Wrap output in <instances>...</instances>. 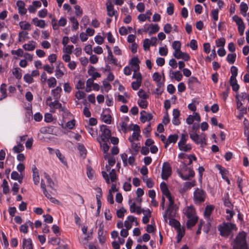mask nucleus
<instances>
[{"mask_svg":"<svg viewBox=\"0 0 249 249\" xmlns=\"http://www.w3.org/2000/svg\"><path fill=\"white\" fill-rule=\"evenodd\" d=\"M137 103L139 106L142 108L145 109L148 106V102L147 99H139Z\"/></svg>","mask_w":249,"mask_h":249,"instance_id":"obj_52","label":"nucleus"},{"mask_svg":"<svg viewBox=\"0 0 249 249\" xmlns=\"http://www.w3.org/2000/svg\"><path fill=\"white\" fill-rule=\"evenodd\" d=\"M7 86L5 84H2L0 88V101L7 97Z\"/></svg>","mask_w":249,"mask_h":249,"instance_id":"obj_41","label":"nucleus"},{"mask_svg":"<svg viewBox=\"0 0 249 249\" xmlns=\"http://www.w3.org/2000/svg\"><path fill=\"white\" fill-rule=\"evenodd\" d=\"M55 154L57 157L59 159L61 163L65 166L68 167V163L65 159V157L62 153L60 152V150L58 149H56L55 150Z\"/></svg>","mask_w":249,"mask_h":249,"instance_id":"obj_39","label":"nucleus"},{"mask_svg":"<svg viewBox=\"0 0 249 249\" xmlns=\"http://www.w3.org/2000/svg\"><path fill=\"white\" fill-rule=\"evenodd\" d=\"M170 77L172 79H175L177 81H180L182 78V75L180 71H170Z\"/></svg>","mask_w":249,"mask_h":249,"instance_id":"obj_28","label":"nucleus"},{"mask_svg":"<svg viewBox=\"0 0 249 249\" xmlns=\"http://www.w3.org/2000/svg\"><path fill=\"white\" fill-rule=\"evenodd\" d=\"M173 55L177 59H182L185 61H187L190 59V56L189 54L186 53L182 52L181 50L177 52H174Z\"/></svg>","mask_w":249,"mask_h":249,"instance_id":"obj_20","label":"nucleus"},{"mask_svg":"<svg viewBox=\"0 0 249 249\" xmlns=\"http://www.w3.org/2000/svg\"><path fill=\"white\" fill-rule=\"evenodd\" d=\"M196 160V158L194 154L188 155L186 159L182 162V168L181 170L178 171V173L180 178L183 180L189 179L195 175V172L190 167H187L192 164L193 160Z\"/></svg>","mask_w":249,"mask_h":249,"instance_id":"obj_2","label":"nucleus"},{"mask_svg":"<svg viewBox=\"0 0 249 249\" xmlns=\"http://www.w3.org/2000/svg\"><path fill=\"white\" fill-rule=\"evenodd\" d=\"M22 247L23 249H32L33 246L31 239L24 238L22 240Z\"/></svg>","mask_w":249,"mask_h":249,"instance_id":"obj_40","label":"nucleus"},{"mask_svg":"<svg viewBox=\"0 0 249 249\" xmlns=\"http://www.w3.org/2000/svg\"><path fill=\"white\" fill-rule=\"evenodd\" d=\"M157 41L156 37H152L150 39L146 38L143 41V47L144 50L149 49L150 46H155Z\"/></svg>","mask_w":249,"mask_h":249,"instance_id":"obj_14","label":"nucleus"},{"mask_svg":"<svg viewBox=\"0 0 249 249\" xmlns=\"http://www.w3.org/2000/svg\"><path fill=\"white\" fill-rule=\"evenodd\" d=\"M246 238V233L240 232L234 240L233 249H248Z\"/></svg>","mask_w":249,"mask_h":249,"instance_id":"obj_5","label":"nucleus"},{"mask_svg":"<svg viewBox=\"0 0 249 249\" xmlns=\"http://www.w3.org/2000/svg\"><path fill=\"white\" fill-rule=\"evenodd\" d=\"M94 80L92 79H88L86 81V87L85 91L87 92H89L92 90V87L93 85Z\"/></svg>","mask_w":249,"mask_h":249,"instance_id":"obj_48","label":"nucleus"},{"mask_svg":"<svg viewBox=\"0 0 249 249\" xmlns=\"http://www.w3.org/2000/svg\"><path fill=\"white\" fill-rule=\"evenodd\" d=\"M111 89V85L106 80L103 81L102 89L106 92H108Z\"/></svg>","mask_w":249,"mask_h":249,"instance_id":"obj_63","label":"nucleus"},{"mask_svg":"<svg viewBox=\"0 0 249 249\" xmlns=\"http://www.w3.org/2000/svg\"><path fill=\"white\" fill-rule=\"evenodd\" d=\"M230 85L234 91H237L239 89V85L237 84L236 78H230Z\"/></svg>","mask_w":249,"mask_h":249,"instance_id":"obj_42","label":"nucleus"},{"mask_svg":"<svg viewBox=\"0 0 249 249\" xmlns=\"http://www.w3.org/2000/svg\"><path fill=\"white\" fill-rule=\"evenodd\" d=\"M28 226L33 228V223L30 221H28L25 224L20 226L19 228L20 231L24 233H27L28 232Z\"/></svg>","mask_w":249,"mask_h":249,"instance_id":"obj_35","label":"nucleus"},{"mask_svg":"<svg viewBox=\"0 0 249 249\" xmlns=\"http://www.w3.org/2000/svg\"><path fill=\"white\" fill-rule=\"evenodd\" d=\"M236 55L235 53L228 54L227 57V60L230 64H233L234 63L236 59Z\"/></svg>","mask_w":249,"mask_h":249,"instance_id":"obj_58","label":"nucleus"},{"mask_svg":"<svg viewBox=\"0 0 249 249\" xmlns=\"http://www.w3.org/2000/svg\"><path fill=\"white\" fill-rule=\"evenodd\" d=\"M232 19L233 21L236 22L237 25L238 26V31L245 30V26L242 19L241 18L235 15L232 17Z\"/></svg>","mask_w":249,"mask_h":249,"instance_id":"obj_23","label":"nucleus"},{"mask_svg":"<svg viewBox=\"0 0 249 249\" xmlns=\"http://www.w3.org/2000/svg\"><path fill=\"white\" fill-rule=\"evenodd\" d=\"M144 27L145 28L144 31L148 32L149 35L154 34L158 32L160 30V26L157 24L145 25Z\"/></svg>","mask_w":249,"mask_h":249,"instance_id":"obj_15","label":"nucleus"},{"mask_svg":"<svg viewBox=\"0 0 249 249\" xmlns=\"http://www.w3.org/2000/svg\"><path fill=\"white\" fill-rule=\"evenodd\" d=\"M102 175L107 184H109L110 182H115L117 178L116 170L114 169H112L109 172V177L106 171H102Z\"/></svg>","mask_w":249,"mask_h":249,"instance_id":"obj_9","label":"nucleus"},{"mask_svg":"<svg viewBox=\"0 0 249 249\" xmlns=\"http://www.w3.org/2000/svg\"><path fill=\"white\" fill-rule=\"evenodd\" d=\"M64 72L60 69L56 68L55 70V76L57 79H60L64 75Z\"/></svg>","mask_w":249,"mask_h":249,"instance_id":"obj_64","label":"nucleus"},{"mask_svg":"<svg viewBox=\"0 0 249 249\" xmlns=\"http://www.w3.org/2000/svg\"><path fill=\"white\" fill-rule=\"evenodd\" d=\"M180 111L178 109H174L173 110L172 123L175 125H178L180 124L179 119Z\"/></svg>","mask_w":249,"mask_h":249,"instance_id":"obj_22","label":"nucleus"},{"mask_svg":"<svg viewBox=\"0 0 249 249\" xmlns=\"http://www.w3.org/2000/svg\"><path fill=\"white\" fill-rule=\"evenodd\" d=\"M240 10L241 14L245 17L246 16L247 12L248 10V6L247 4L244 2L241 3L240 5Z\"/></svg>","mask_w":249,"mask_h":249,"instance_id":"obj_49","label":"nucleus"},{"mask_svg":"<svg viewBox=\"0 0 249 249\" xmlns=\"http://www.w3.org/2000/svg\"><path fill=\"white\" fill-rule=\"evenodd\" d=\"M40 186L43 190V192L45 196L48 199H49L54 204H57L59 202L58 200L56 199L55 198L52 197L51 195L48 193L46 188V185L42 180L41 181Z\"/></svg>","mask_w":249,"mask_h":249,"instance_id":"obj_13","label":"nucleus"},{"mask_svg":"<svg viewBox=\"0 0 249 249\" xmlns=\"http://www.w3.org/2000/svg\"><path fill=\"white\" fill-rule=\"evenodd\" d=\"M217 229L220 235L223 237H228L231 234L232 231L237 230L235 224L228 222H223L219 225Z\"/></svg>","mask_w":249,"mask_h":249,"instance_id":"obj_4","label":"nucleus"},{"mask_svg":"<svg viewBox=\"0 0 249 249\" xmlns=\"http://www.w3.org/2000/svg\"><path fill=\"white\" fill-rule=\"evenodd\" d=\"M47 85L49 88H52L56 86L57 81L56 79L53 77H51L47 80Z\"/></svg>","mask_w":249,"mask_h":249,"instance_id":"obj_45","label":"nucleus"},{"mask_svg":"<svg viewBox=\"0 0 249 249\" xmlns=\"http://www.w3.org/2000/svg\"><path fill=\"white\" fill-rule=\"evenodd\" d=\"M109 109L105 110L101 115L102 121L107 124H110L111 122V116L109 113Z\"/></svg>","mask_w":249,"mask_h":249,"instance_id":"obj_19","label":"nucleus"},{"mask_svg":"<svg viewBox=\"0 0 249 249\" xmlns=\"http://www.w3.org/2000/svg\"><path fill=\"white\" fill-rule=\"evenodd\" d=\"M106 7L108 16L113 17L115 15L116 11L114 10V6L110 1H108L106 3Z\"/></svg>","mask_w":249,"mask_h":249,"instance_id":"obj_32","label":"nucleus"},{"mask_svg":"<svg viewBox=\"0 0 249 249\" xmlns=\"http://www.w3.org/2000/svg\"><path fill=\"white\" fill-rule=\"evenodd\" d=\"M70 20L72 25V29L73 30H77L79 27V23L77 20L74 17H71Z\"/></svg>","mask_w":249,"mask_h":249,"instance_id":"obj_51","label":"nucleus"},{"mask_svg":"<svg viewBox=\"0 0 249 249\" xmlns=\"http://www.w3.org/2000/svg\"><path fill=\"white\" fill-rule=\"evenodd\" d=\"M199 104V101L196 99H193L192 102L188 106V108L192 111H196V105Z\"/></svg>","mask_w":249,"mask_h":249,"instance_id":"obj_47","label":"nucleus"},{"mask_svg":"<svg viewBox=\"0 0 249 249\" xmlns=\"http://www.w3.org/2000/svg\"><path fill=\"white\" fill-rule=\"evenodd\" d=\"M107 59L108 61V63L109 64H113L115 66H118V59L113 56L112 53L107 55Z\"/></svg>","mask_w":249,"mask_h":249,"instance_id":"obj_46","label":"nucleus"},{"mask_svg":"<svg viewBox=\"0 0 249 249\" xmlns=\"http://www.w3.org/2000/svg\"><path fill=\"white\" fill-rule=\"evenodd\" d=\"M213 210L214 207L213 205H207L206 206L203 215L207 221H211V215Z\"/></svg>","mask_w":249,"mask_h":249,"instance_id":"obj_24","label":"nucleus"},{"mask_svg":"<svg viewBox=\"0 0 249 249\" xmlns=\"http://www.w3.org/2000/svg\"><path fill=\"white\" fill-rule=\"evenodd\" d=\"M24 150V147L20 142H17V145L13 148V151L15 153H19Z\"/></svg>","mask_w":249,"mask_h":249,"instance_id":"obj_43","label":"nucleus"},{"mask_svg":"<svg viewBox=\"0 0 249 249\" xmlns=\"http://www.w3.org/2000/svg\"><path fill=\"white\" fill-rule=\"evenodd\" d=\"M12 73L17 79H20L22 77L21 70L19 68H15L13 70Z\"/></svg>","mask_w":249,"mask_h":249,"instance_id":"obj_54","label":"nucleus"},{"mask_svg":"<svg viewBox=\"0 0 249 249\" xmlns=\"http://www.w3.org/2000/svg\"><path fill=\"white\" fill-rule=\"evenodd\" d=\"M88 73L91 77L89 79H92L93 80H95L97 78L100 77L101 74L97 71H95V69L93 66H90L88 70Z\"/></svg>","mask_w":249,"mask_h":249,"instance_id":"obj_30","label":"nucleus"},{"mask_svg":"<svg viewBox=\"0 0 249 249\" xmlns=\"http://www.w3.org/2000/svg\"><path fill=\"white\" fill-rule=\"evenodd\" d=\"M183 213L187 218L186 226L188 229L194 227L198 221V217L193 206H186L183 210Z\"/></svg>","mask_w":249,"mask_h":249,"instance_id":"obj_3","label":"nucleus"},{"mask_svg":"<svg viewBox=\"0 0 249 249\" xmlns=\"http://www.w3.org/2000/svg\"><path fill=\"white\" fill-rule=\"evenodd\" d=\"M144 216L142 219V222L143 224H146L149 222V218L151 216V212L149 209H147L145 211H143Z\"/></svg>","mask_w":249,"mask_h":249,"instance_id":"obj_37","label":"nucleus"},{"mask_svg":"<svg viewBox=\"0 0 249 249\" xmlns=\"http://www.w3.org/2000/svg\"><path fill=\"white\" fill-rule=\"evenodd\" d=\"M216 168L219 170L222 178L225 180L228 184H230V181L228 177V171L219 164L216 165Z\"/></svg>","mask_w":249,"mask_h":249,"instance_id":"obj_18","label":"nucleus"},{"mask_svg":"<svg viewBox=\"0 0 249 249\" xmlns=\"http://www.w3.org/2000/svg\"><path fill=\"white\" fill-rule=\"evenodd\" d=\"M101 131V140L102 141H108L111 137L110 130L108 128V126L106 125H102L100 126Z\"/></svg>","mask_w":249,"mask_h":249,"instance_id":"obj_10","label":"nucleus"},{"mask_svg":"<svg viewBox=\"0 0 249 249\" xmlns=\"http://www.w3.org/2000/svg\"><path fill=\"white\" fill-rule=\"evenodd\" d=\"M172 174V168L170 164L165 162L162 166L161 178L163 180H167Z\"/></svg>","mask_w":249,"mask_h":249,"instance_id":"obj_8","label":"nucleus"},{"mask_svg":"<svg viewBox=\"0 0 249 249\" xmlns=\"http://www.w3.org/2000/svg\"><path fill=\"white\" fill-rule=\"evenodd\" d=\"M92 126L87 125L86 126V128L88 132L93 137H95L97 136V130L92 127Z\"/></svg>","mask_w":249,"mask_h":249,"instance_id":"obj_44","label":"nucleus"},{"mask_svg":"<svg viewBox=\"0 0 249 249\" xmlns=\"http://www.w3.org/2000/svg\"><path fill=\"white\" fill-rule=\"evenodd\" d=\"M178 139V135L177 134L170 135L167 139L166 144L164 145L165 148H167L168 145L171 143H175Z\"/></svg>","mask_w":249,"mask_h":249,"instance_id":"obj_36","label":"nucleus"},{"mask_svg":"<svg viewBox=\"0 0 249 249\" xmlns=\"http://www.w3.org/2000/svg\"><path fill=\"white\" fill-rule=\"evenodd\" d=\"M11 53L13 55H16L18 57H21L23 56L24 53V51L22 49H18L16 50H12Z\"/></svg>","mask_w":249,"mask_h":249,"instance_id":"obj_61","label":"nucleus"},{"mask_svg":"<svg viewBox=\"0 0 249 249\" xmlns=\"http://www.w3.org/2000/svg\"><path fill=\"white\" fill-rule=\"evenodd\" d=\"M49 106L51 108L60 109L64 112H66L67 111V109L62 107V104L59 102L58 100H55L53 102H51L49 104Z\"/></svg>","mask_w":249,"mask_h":249,"instance_id":"obj_21","label":"nucleus"},{"mask_svg":"<svg viewBox=\"0 0 249 249\" xmlns=\"http://www.w3.org/2000/svg\"><path fill=\"white\" fill-rule=\"evenodd\" d=\"M140 120L142 123H145L146 121H150L152 119L153 116L151 113H146L144 110L141 112Z\"/></svg>","mask_w":249,"mask_h":249,"instance_id":"obj_29","label":"nucleus"},{"mask_svg":"<svg viewBox=\"0 0 249 249\" xmlns=\"http://www.w3.org/2000/svg\"><path fill=\"white\" fill-rule=\"evenodd\" d=\"M190 137L191 139L196 144H200L201 146H203L206 144L205 137L202 136L198 135L196 133H190Z\"/></svg>","mask_w":249,"mask_h":249,"instance_id":"obj_12","label":"nucleus"},{"mask_svg":"<svg viewBox=\"0 0 249 249\" xmlns=\"http://www.w3.org/2000/svg\"><path fill=\"white\" fill-rule=\"evenodd\" d=\"M132 78L136 79V81L142 82V75L139 71H133Z\"/></svg>","mask_w":249,"mask_h":249,"instance_id":"obj_62","label":"nucleus"},{"mask_svg":"<svg viewBox=\"0 0 249 249\" xmlns=\"http://www.w3.org/2000/svg\"><path fill=\"white\" fill-rule=\"evenodd\" d=\"M20 28L22 31H31L32 29V25L29 22L26 21H21L19 22Z\"/></svg>","mask_w":249,"mask_h":249,"instance_id":"obj_31","label":"nucleus"},{"mask_svg":"<svg viewBox=\"0 0 249 249\" xmlns=\"http://www.w3.org/2000/svg\"><path fill=\"white\" fill-rule=\"evenodd\" d=\"M206 193L201 189L197 188L194 193V200L195 203H200L205 200Z\"/></svg>","mask_w":249,"mask_h":249,"instance_id":"obj_7","label":"nucleus"},{"mask_svg":"<svg viewBox=\"0 0 249 249\" xmlns=\"http://www.w3.org/2000/svg\"><path fill=\"white\" fill-rule=\"evenodd\" d=\"M140 63V61L137 56L132 57L129 62V65L131 67L133 71H139Z\"/></svg>","mask_w":249,"mask_h":249,"instance_id":"obj_16","label":"nucleus"},{"mask_svg":"<svg viewBox=\"0 0 249 249\" xmlns=\"http://www.w3.org/2000/svg\"><path fill=\"white\" fill-rule=\"evenodd\" d=\"M216 56L215 48L212 50V53L210 54V55L207 56L206 58V61L210 62L212 59H214Z\"/></svg>","mask_w":249,"mask_h":249,"instance_id":"obj_60","label":"nucleus"},{"mask_svg":"<svg viewBox=\"0 0 249 249\" xmlns=\"http://www.w3.org/2000/svg\"><path fill=\"white\" fill-rule=\"evenodd\" d=\"M73 48L74 46L72 45H68L64 46V48H63V52L64 53L71 54Z\"/></svg>","mask_w":249,"mask_h":249,"instance_id":"obj_53","label":"nucleus"},{"mask_svg":"<svg viewBox=\"0 0 249 249\" xmlns=\"http://www.w3.org/2000/svg\"><path fill=\"white\" fill-rule=\"evenodd\" d=\"M129 118L128 117H125L119 124V131H122L124 133H126L129 130V126L128 125Z\"/></svg>","mask_w":249,"mask_h":249,"instance_id":"obj_17","label":"nucleus"},{"mask_svg":"<svg viewBox=\"0 0 249 249\" xmlns=\"http://www.w3.org/2000/svg\"><path fill=\"white\" fill-rule=\"evenodd\" d=\"M172 46L174 50V52H177L180 50L181 43L179 41H174Z\"/></svg>","mask_w":249,"mask_h":249,"instance_id":"obj_59","label":"nucleus"},{"mask_svg":"<svg viewBox=\"0 0 249 249\" xmlns=\"http://www.w3.org/2000/svg\"><path fill=\"white\" fill-rule=\"evenodd\" d=\"M32 170L33 171V179L35 185H38L40 182V177L39 176L38 170L36 166L34 165Z\"/></svg>","mask_w":249,"mask_h":249,"instance_id":"obj_25","label":"nucleus"},{"mask_svg":"<svg viewBox=\"0 0 249 249\" xmlns=\"http://www.w3.org/2000/svg\"><path fill=\"white\" fill-rule=\"evenodd\" d=\"M135 217L133 215H129L124 222V226L127 229L130 230L132 227V223L135 220Z\"/></svg>","mask_w":249,"mask_h":249,"instance_id":"obj_33","label":"nucleus"},{"mask_svg":"<svg viewBox=\"0 0 249 249\" xmlns=\"http://www.w3.org/2000/svg\"><path fill=\"white\" fill-rule=\"evenodd\" d=\"M86 96L85 92L80 90H78L75 93V96L78 100L85 99Z\"/></svg>","mask_w":249,"mask_h":249,"instance_id":"obj_57","label":"nucleus"},{"mask_svg":"<svg viewBox=\"0 0 249 249\" xmlns=\"http://www.w3.org/2000/svg\"><path fill=\"white\" fill-rule=\"evenodd\" d=\"M137 94L140 99H147L149 98V95L142 89H140Z\"/></svg>","mask_w":249,"mask_h":249,"instance_id":"obj_56","label":"nucleus"},{"mask_svg":"<svg viewBox=\"0 0 249 249\" xmlns=\"http://www.w3.org/2000/svg\"><path fill=\"white\" fill-rule=\"evenodd\" d=\"M160 188L162 195L167 198L169 202L168 208L163 215L164 221L167 222V220L169 219L170 224L171 225L174 223L176 226H178L179 225V223L173 219L176 216L177 209V206L174 203V198L171 196L167 186L165 182H162L160 184Z\"/></svg>","mask_w":249,"mask_h":249,"instance_id":"obj_1","label":"nucleus"},{"mask_svg":"<svg viewBox=\"0 0 249 249\" xmlns=\"http://www.w3.org/2000/svg\"><path fill=\"white\" fill-rule=\"evenodd\" d=\"M32 21L36 26L40 28H44L46 26V23L44 20L39 19L37 18H35L32 19Z\"/></svg>","mask_w":249,"mask_h":249,"instance_id":"obj_34","label":"nucleus"},{"mask_svg":"<svg viewBox=\"0 0 249 249\" xmlns=\"http://www.w3.org/2000/svg\"><path fill=\"white\" fill-rule=\"evenodd\" d=\"M188 136L187 134H182L180 140L178 142V147L180 150L188 152L192 149V145L187 143Z\"/></svg>","mask_w":249,"mask_h":249,"instance_id":"obj_6","label":"nucleus"},{"mask_svg":"<svg viewBox=\"0 0 249 249\" xmlns=\"http://www.w3.org/2000/svg\"><path fill=\"white\" fill-rule=\"evenodd\" d=\"M62 88L60 86L56 87L55 89L51 90V95L55 100H59L61 97Z\"/></svg>","mask_w":249,"mask_h":249,"instance_id":"obj_27","label":"nucleus"},{"mask_svg":"<svg viewBox=\"0 0 249 249\" xmlns=\"http://www.w3.org/2000/svg\"><path fill=\"white\" fill-rule=\"evenodd\" d=\"M132 129L133 130V132L131 136L128 138V140L130 142H134L135 141H139L140 138L141 137V130L138 125H133Z\"/></svg>","mask_w":249,"mask_h":249,"instance_id":"obj_11","label":"nucleus"},{"mask_svg":"<svg viewBox=\"0 0 249 249\" xmlns=\"http://www.w3.org/2000/svg\"><path fill=\"white\" fill-rule=\"evenodd\" d=\"M107 141H102L101 140L99 141L100 143V147L104 153H106L107 151H108L109 148V146L107 143Z\"/></svg>","mask_w":249,"mask_h":249,"instance_id":"obj_55","label":"nucleus"},{"mask_svg":"<svg viewBox=\"0 0 249 249\" xmlns=\"http://www.w3.org/2000/svg\"><path fill=\"white\" fill-rule=\"evenodd\" d=\"M36 42L31 40L23 45L22 48L26 51H33L36 47Z\"/></svg>","mask_w":249,"mask_h":249,"instance_id":"obj_26","label":"nucleus"},{"mask_svg":"<svg viewBox=\"0 0 249 249\" xmlns=\"http://www.w3.org/2000/svg\"><path fill=\"white\" fill-rule=\"evenodd\" d=\"M28 33L26 31H22L18 34V41L19 42H23L28 39Z\"/></svg>","mask_w":249,"mask_h":249,"instance_id":"obj_38","label":"nucleus"},{"mask_svg":"<svg viewBox=\"0 0 249 249\" xmlns=\"http://www.w3.org/2000/svg\"><path fill=\"white\" fill-rule=\"evenodd\" d=\"M44 177L46 179L48 183V187L52 189H53V185L54 184L53 181L52 180L50 176L47 173H44Z\"/></svg>","mask_w":249,"mask_h":249,"instance_id":"obj_50","label":"nucleus"}]
</instances>
